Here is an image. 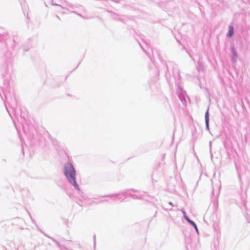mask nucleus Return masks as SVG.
<instances>
[{"label":"nucleus","instance_id":"obj_1","mask_svg":"<svg viewBox=\"0 0 250 250\" xmlns=\"http://www.w3.org/2000/svg\"><path fill=\"white\" fill-rule=\"evenodd\" d=\"M64 174L70 184L72 185L76 189L80 190L79 185L76 182V171L70 163H67L64 165Z\"/></svg>","mask_w":250,"mask_h":250},{"label":"nucleus","instance_id":"obj_2","mask_svg":"<svg viewBox=\"0 0 250 250\" xmlns=\"http://www.w3.org/2000/svg\"><path fill=\"white\" fill-rule=\"evenodd\" d=\"M145 193L144 192L141 193L140 192H137L135 194L128 193L126 191L119 192L116 194L105 195L104 197H119V199L122 200L126 198L127 196H129L133 199H141L144 198V196Z\"/></svg>","mask_w":250,"mask_h":250},{"label":"nucleus","instance_id":"obj_3","mask_svg":"<svg viewBox=\"0 0 250 250\" xmlns=\"http://www.w3.org/2000/svg\"><path fill=\"white\" fill-rule=\"evenodd\" d=\"M182 212L184 215V217L185 218V219L187 221V222L188 223H189L191 225H192L194 228L196 230V231L197 232V233H199V231H198V228H197V227L196 225V224L192 220H191L186 215V211L184 210V209H182Z\"/></svg>","mask_w":250,"mask_h":250},{"label":"nucleus","instance_id":"obj_4","mask_svg":"<svg viewBox=\"0 0 250 250\" xmlns=\"http://www.w3.org/2000/svg\"><path fill=\"white\" fill-rule=\"evenodd\" d=\"M205 123H206V128L207 130H209V113H208V109L207 112L205 113Z\"/></svg>","mask_w":250,"mask_h":250},{"label":"nucleus","instance_id":"obj_5","mask_svg":"<svg viewBox=\"0 0 250 250\" xmlns=\"http://www.w3.org/2000/svg\"><path fill=\"white\" fill-rule=\"evenodd\" d=\"M44 3L46 6L48 4H50L53 5L57 6L58 7V9H57V10H58V11H59L60 9L63 8V7L61 5L57 4L56 3H53L52 2V0H44Z\"/></svg>","mask_w":250,"mask_h":250},{"label":"nucleus","instance_id":"obj_6","mask_svg":"<svg viewBox=\"0 0 250 250\" xmlns=\"http://www.w3.org/2000/svg\"><path fill=\"white\" fill-rule=\"evenodd\" d=\"M231 53L232 54V60L233 62L236 61L237 54L234 48L231 49Z\"/></svg>","mask_w":250,"mask_h":250},{"label":"nucleus","instance_id":"obj_7","mask_svg":"<svg viewBox=\"0 0 250 250\" xmlns=\"http://www.w3.org/2000/svg\"><path fill=\"white\" fill-rule=\"evenodd\" d=\"M233 34V28L232 26H229V30L227 36L228 37H231Z\"/></svg>","mask_w":250,"mask_h":250},{"label":"nucleus","instance_id":"obj_8","mask_svg":"<svg viewBox=\"0 0 250 250\" xmlns=\"http://www.w3.org/2000/svg\"><path fill=\"white\" fill-rule=\"evenodd\" d=\"M198 67H197V69H198L199 71H200V70H201V69L202 68V67H203V65H202V63H201V62H198Z\"/></svg>","mask_w":250,"mask_h":250},{"label":"nucleus","instance_id":"obj_9","mask_svg":"<svg viewBox=\"0 0 250 250\" xmlns=\"http://www.w3.org/2000/svg\"><path fill=\"white\" fill-rule=\"evenodd\" d=\"M52 240H53L55 243H56L57 245H59V243H58L57 241H56V240H54V239H52Z\"/></svg>","mask_w":250,"mask_h":250},{"label":"nucleus","instance_id":"obj_10","mask_svg":"<svg viewBox=\"0 0 250 250\" xmlns=\"http://www.w3.org/2000/svg\"><path fill=\"white\" fill-rule=\"evenodd\" d=\"M168 204H169L171 206H173V204H172V202H168Z\"/></svg>","mask_w":250,"mask_h":250},{"label":"nucleus","instance_id":"obj_11","mask_svg":"<svg viewBox=\"0 0 250 250\" xmlns=\"http://www.w3.org/2000/svg\"><path fill=\"white\" fill-rule=\"evenodd\" d=\"M32 222H33V223H35V221H34V220H33V219H32Z\"/></svg>","mask_w":250,"mask_h":250}]
</instances>
